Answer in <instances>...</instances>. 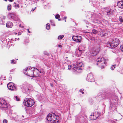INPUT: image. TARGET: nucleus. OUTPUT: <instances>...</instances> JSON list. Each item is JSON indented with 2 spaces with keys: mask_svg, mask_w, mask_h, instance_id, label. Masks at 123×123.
Instances as JSON below:
<instances>
[{
  "mask_svg": "<svg viewBox=\"0 0 123 123\" xmlns=\"http://www.w3.org/2000/svg\"><path fill=\"white\" fill-rule=\"evenodd\" d=\"M3 122L4 123H7V121L6 119H4Z\"/></svg>",
  "mask_w": 123,
  "mask_h": 123,
  "instance_id": "7c9ffc66",
  "label": "nucleus"
},
{
  "mask_svg": "<svg viewBox=\"0 0 123 123\" xmlns=\"http://www.w3.org/2000/svg\"><path fill=\"white\" fill-rule=\"evenodd\" d=\"M97 61L99 62L97 63V65L99 64V66L101 69L104 68L107 64V62L104 58L102 57H99L97 59Z\"/></svg>",
  "mask_w": 123,
  "mask_h": 123,
  "instance_id": "f257e3e1",
  "label": "nucleus"
},
{
  "mask_svg": "<svg viewBox=\"0 0 123 123\" xmlns=\"http://www.w3.org/2000/svg\"><path fill=\"white\" fill-rule=\"evenodd\" d=\"M120 48L121 51L123 52V45H122L120 46Z\"/></svg>",
  "mask_w": 123,
  "mask_h": 123,
  "instance_id": "c85d7f7f",
  "label": "nucleus"
},
{
  "mask_svg": "<svg viewBox=\"0 0 123 123\" xmlns=\"http://www.w3.org/2000/svg\"><path fill=\"white\" fill-rule=\"evenodd\" d=\"M91 118H92V117H93L92 118L93 119H92V120H95L97 118V117H95V116H94V115H93V116H92V115H91Z\"/></svg>",
  "mask_w": 123,
  "mask_h": 123,
  "instance_id": "b1692460",
  "label": "nucleus"
},
{
  "mask_svg": "<svg viewBox=\"0 0 123 123\" xmlns=\"http://www.w3.org/2000/svg\"><path fill=\"white\" fill-rule=\"evenodd\" d=\"M66 18H67V17H64V18L65 19H66Z\"/></svg>",
  "mask_w": 123,
  "mask_h": 123,
  "instance_id": "4c0bfd02",
  "label": "nucleus"
},
{
  "mask_svg": "<svg viewBox=\"0 0 123 123\" xmlns=\"http://www.w3.org/2000/svg\"><path fill=\"white\" fill-rule=\"evenodd\" d=\"M46 55H49V53H47V54H46Z\"/></svg>",
  "mask_w": 123,
  "mask_h": 123,
  "instance_id": "79ce46f5",
  "label": "nucleus"
},
{
  "mask_svg": "<svg viewBox=\"0 0 123 123\" xmlns=\"http://www.w3.org/2000/svg\"><path fill=\"white\" fill-rule=\"evenodd\" d=\"M50 28L49 24V23L47 24L46 25V28L47 30H49Z\"/></svg>",
  "mask_w": 123,
  "mask_h": 123,
  "instance_id": "f3484780",
  "label": "nucleus"
},
{
  "mask_svg": "<svg viewBox=\"0 0 123 123\" xmlns=\"http://www.w3.org/2000/svg\"><path fill=\"white\" fill-rule=\"evenodd\" d=\"M8 88L11 90H16V87L14 86V85L11 82L9 83L7 85Z\"/></svg>",
  "mask_w": 123,
  "mask_h": 123,
  "instance_id": "0eeeda50",
  "label": "nucleus"
},
{
  "mask_svg": "<svg viewBox=\"0 0 123 123\" xmlns=\"http://www.w3.org/2000/svg\"><path fill=\"white\" fill-rule=\"evenodd\" d=\"M81 66H80V65H78V66L79 67H74V70H75L77 71H78V70H79V69L80 67H81Z\"/></svg>",
  "mask_w": 123,
  "mask_h": 123,
  "instance_id": "dca6fc26",
  "label": "nucleus"
},
{
  "mask_svg": "<svg viewBox=\"0 0 123 123\" xmlns=\"http://www.w3.org/2000/svg\"><path fill=\"white\" fill-rule=\"evenodd\" d=\"M87 79L89 82H92L94 81V79L93 77V76L91 74H88Z\"/></svg>",
  "mask_w": 123,
  "mask_h": 123,
  "instance_id": "9d476101",
  "label": "nucleus"
},
{
  "mask_svg": "<svg viewBox=\"0 0 123 123\" xmlns=\"http://www.w3.org/2000/svg\"><path fill=\"white\" fill-rule=\"evenodd\" d=\"M119 20L121 23H122L123 22L122 17V16H119Z\"/></svg>",
  "mask_w": 123,
  "mask_h": 123,
  "instance_id": "412c9836",
  "label": "nucleus"
},
{
  "mask_svg": "<svg viewBox=\"0 0 123 123\" xmlns=\"http://www.w3.org/2000/svg\"><path fill=\"white\" fill-rule=\"evenodd\" d=\"M28 32L29 33H30L31 32L30 31H29V30L28 29Z\"/></svg>",
  "mask_w": 123,
  "mask_h": 123,
  "instance_id": "ea45409f",
  "label": "nucleus"
},
{
  "mask_svg": "<svg viewBox=\"0 0 123 123\" xmlns=\"http://www.w3.org/2000/svg\"><path fill=\"white\" fill-rule=\"evenodd\" d=\"M16 61L14 60H11V63L12 64H15L16 63Z\"/></svg>",
  "mask_w": 123,
  "mask_h": 123,
  "instance_id": "5701e85b",
  "label": "nucleus"
},
{
  "mask_svg": "<svg viewBox=\"0 0 123 123\" xmlns=\"http://www.w3.org/2000/svg\"><path fill=\"white\" fill-rule=\"evenodd\" d=\"M78 49V50H79V51H80H80L81 52V50H80V49Z\"/></svg>",
  "mask_w": 123,
  "mask_h": 123,
  "instance_id": "a19ab883",
  "label": "nucleus"
},
{
  "mask_svg": "<svg viewBox=\"0 0 123 123\" xmlns=\"http://www.w3.org/2000/svg\"><path fill=\"white\" fill-rule=\"evenodd\" d=\"M58 47H62V46H61V45H58Z\"/></svg>",
  "mask_w": 123,
  "mask_h": 123,
  "instance_id": "f704fd0d",
  "label": "nucleus"
},
{
  "mask_svg": "<svg viewBox=\"0 0 123 123\" xmlns=\"http://www.w3.org/2000/svg\"><path fill=\"white\" fill-rule=\"evenodd\" d=\"M55 17L56 19H58L60 17V16L59 14H56L55 16Z\"/></svg>",
  "mask_w": 123,
  "mask_h": 123,
  "instance_id": "a878e982",
  "label": "nucleus"
},
{
  "mask_svg": "<svg viewBox=\"0 0 123 123\" xmlns=\"http://www.w3.org/2000/svg\"><path fill=\"white\" fill-rule=\"evenodd\" d=\"M59 117L58 115H55L54 117L53 118L52 123H57L59 121Z\"/></svg>",
  "mask_w": 123,
  "mask_h": 123,
  "instance_id": "9b49d317",
  "label": "nucleus"
},
{
  "mask_svg": "<svg viewBox=\"0 0 123 123\" xmlns=\"http://www.w3.org/2000/svg\"><path fill=\"white\" fill-rule=\"evenodd\" d=\"M10 2H12L13 1V0H8Z\"/></svg>",
  "mask_w": 123,
  "mask_h": 123,
  "instance_id": "72a5a7b5",
  "label": "nucleus"
},
{
  "mask_svg": "<svg viewBox=\"0 0 123 123\" xmlns=\"http://www.w3.org/2000/svg\"><path fill=\"white\" fill-rule=\"evenodd\" d=\"M64 37V35H62L59 36L58 37V39H62Z\"/></svg>",
  "mask_w": 123,
  "mask_h": 123,
  "instance_id": "a211bd4d",
  "label": "nucleus"
},
{
  "mask_svg": "<svg viewBox=\"0 0 123 123\" xmlns=\"http://www.w3.org/2000/svg\"><path fill=\"white\" fill-rule=\"evenodd\" d=\"M29 39L28 38L26 39L24 41V43L25 45H27V44L29 43Z\"/></svg>",
  "mask_w": 123,
  "mask_h": 123,
  "instance_id": "2eb2a0df",
  "label": "nucleus"
},
{
  "mask_svg": "<svg viewBox=\"0 0 123 123\" xmlns=\"http://www.w3.org/2000/svg\"><path fill=\"white\" fill-rule=\"evenodd\" d=\"M121 73L123 74V69L121 71Z\"/></svg>",
  "mask_w": 123,
  "mask_h": 123,
  "instance_id": "c9c22d12",
  "label": "nucleus"
},
{
  "mask_svg": "<svg viewBox=\"0 0 123 123\" xmlns=\"http://www.w3.org/2000/svg\"><path fill=\"white\" fill-rule=\"evenodd\" d=\"M61 20V18H59L58 19V20L60 21Z\"/></svg>",
  "mask_w": 123,
  "mask_h": 123,
  "instance_id": "58836bf2",
  "label": "nucleus"
},
{
  "mask_svg": "<svg viewBox=\"0 0 123 123\" xmlns=\"http://www.w3.org/2000/svg\"><path fill=\"white\" fill-rule=\"evenodd\" d=\"M36 70L34 71L33 76V77H37L42 75L44 74V72L43 70L40 71L37 69Z\"/></svg>",
  "mask_w": 123,
  "mask_h": 123,
  "instance_id": "20e7f679",
  "label": "nucleus"
},
{
  "mask_svg": "<svg viewBox=\"0 0 123 123\" xmlns=\"http://www.w3.org/2000/svg\"><path fill=\"white\" fill-rule=\"evenodd\" d=\"M117 6L120 8H123V0L118 1L117 2Z\"/></svg>",
  "mask_w": 123,
  "mask_h": 123,
  "instance_id": "f8f14e48",
  "label": "nucleus"
},
{
  "mask_svg": "<svg viewBox=\"0 0 123 123\" xmlns=\"http://www.w3.org/2000/svg\"><path fill=\"white\" fill-rule=\"evenodd\" d=\"M90 54L92 56H95L97 53L95 50L92 49L90 51Z\"/></svg>",
  "mask_w": 123,
  "mask_h": 123,
  "instance_id": "4468645a",
  "label": "nucleus"
},
{
  "mask_svg": "<svg viewBox=\"0 0 123 123\" xmlns=\"http://www.w3.org/2000/svg\"><path fill=\"white\" fill-rule=\"evenodd\" d=\"M19 26H20V27L21 26V24L20 25H19Z\"/></svg>",
  "mask_w": 123,
  "mask_h": 123,
  "instance_id": "c03bdc74",
  "label": "nucleus"
},
{
  "mask_svg": "<svg viewBox=\"0 0 123 123\" xmlns=\"http://www.w3.org/2000/svg\"><path fill=\"white\" fill-rule=\"evenodd\" d=\"M32 68L31 67H28V68H27V69H25V71H27V70H31V69H32Z\"/></svg>",
  "mask_w": 123,
  "mask_h": 123,
  "instance_id": "bb28decb",
  "label": "nucleus"
},
{
  "mask_svg": "<svg viewBox=\"0 0 123 123\" xmlns=\"http://www.w3.org/2000/svg\"><path fill=\"white\" fill-rule=\"evenodd\" d=\"M35 9V8H34V9H32V10H33V11Z\"/></svg>",
  "mask_w": 123,
  "mask_h": 123,
  "instance_id": "37998d69",
  "label": "nucleus"
},
{
  "mask_svg": "<svg viewBox=\"0 0 123 123\" xmlns=\"http://www.w3.org/2000/svg\"><path fill=\"white\" fill-rule=\"evenodd\" d=\"M68 68L70 69L71 68H70V66H69L68 65Z\"/></svg>",
  "mask_w": 123,
  "mask_h": 123,
  "instance_id": "e433bc0d",
  "label": "nucleus"
},
{
  "mask_svg": "<svg viewBox=\"0 0 123 123\" xmlns=\"http://www.w3.org/2000/svg\"><path fill=\"white\" fill-rule=\"evenodd\" d=\"M26 73V75H27L31 77H33V76L34 71L32 70H27V71L25 72V73Z\"/></svg>",
  "mask_w": 123,
  "mask_h": 123,
  "instance_id": "1a4fd4ad",
  "label": "nucleus"
},
{
  "mask_svg": "<svg viewBox=\"0 0 123 123\" xmlns=\"http://www.w3.org/2000/svg\"><path fill=\"white\" fill-rule=\"evenodd\" d=\"M24 103L26 106L31 107L34 105L35 102L33 99L26 98L24 99Z\"/></svg>",
  "mask_w": 123,
  "mask_h": 123,
  "instance_id": "7ed1b4c3",
  "label": "nucleus"
},
{
  "mask_svg": "<svg viewBox=\"0 0 123 123\" xmlns=\"http://www.w3.org/2000/svg\"><path fill=\"white\" fill-rule=\"evenodd\" d=\"M65 22H66V20H65Z\"/></svg>",
  "mask_w": 123,
  "mask_h": 123,
  "instance_id": "de8ad7c7",
  "label": "nucleus"
},
{
  "mask_svg": "<svg viewBox=\"0 0 123 123\" xmlns=\"http://www.w3.org/2000/svg\"><path fill=\"white\" fill-rule=\"evenodd\" d=\"M11 6L10 4L8 5L7 6V9L8 11L11 10Z\"/></svg>",
  "mask_w": 123,
  "mask_h": 123,
  "instance_id": "aec40b11",
  "label": "nucleus"
},
{
  "mask_svg": "<svg viewBox=\"0 0 123 123\" xmlns=\"http://www.w3.org/2000/svg\"><path fill=\"white\" fill-rule=\"evenodd\" d=\"M55 115V114L54 113L49 114L47 117V119L48 121L51 122Z\"/></svg>",
  "mask_w": 123,
  "mask_h": 123,
  "instance_id": "6e6552de",
  "label": "nucleus"
},
{
  "mask_svg": "<svg viewBox=\"0 0 123 123\" xmlns=\"http://www.w3.org/2000/svg\"><path fill=\"white\" fill-rule=\"evenodd\" d=\"M17 34V33H15V35H16V34Z\"/></svg>",
  "mask_w": 123,
  "mask_h": 123,
  "instance_id": "49530a36",
  "label": "nucleus"
},
{
  "mask_svg": "<svg viewBox=\"0 0 123 123\" xmlns=\"http://www.w3.org/2000/svg\"><path fill=\"white\" fill-rule=\"evenodd\" d=\"M13 5L15 7H18V8L19 7V5L18 4H16V3L15 2H14L13 4Z\"/></svg>",
  "mask_w": 123,
  "mask_h": 123,
  "instance_id": "4be33fe9",
  "label": "nucleus"
},
{
  "mask_svg": "<svg viewBox=\"0 0 123 123\" xmlns=\"http://www.w3.org/2000/svg\"><path fill=\"white\" fill-rule=\"evenodd\" d=\"M8 106V104L5 100L3 99H0V108H6Z\"/></svg>",
  "mask_w": 123,
  "mask_h": 123,
  "instance_id": "39448f33",
  "label": "nucleus"
},
{
  "mask_svg": "<svg viewBox=\"0 0 123 123\" xmlns=\"http://www.w3.org/2000/svg\"><path fill=\"white\" fill-rule=\"evenodd\" d=\"M115 67V65H113L111 66V68L112 70H113Z\"/></svg>",
  "mask_w": 123,
  "mask_h": 123,
  "instance_id": "393cba45",
  "label": "nucleus"
},
{
  "mask_svg": "<svg viewBox=\"0 0 123 123\" xmlns=\"http://www.w3.org/2000/svg\"><path fill=\"white\" fill-rule=\"evenodd\" d=\"M4 0L5 1H7V0Z\"/></svg>",
  "mask_w": 123,
  "mask_h": 123,
  "instance_id": "a18cd8bd",
  "label": "nucleus"
},
{
  "mask_svg": "<svg viewBox=\"0 0 123 123\" xmlns=\"http://www.w3.org/2000/svg\"><path fill=\"white\" fill-rule=\"evenodd\" d=\"M15 98L16 99V100L17 101H19L20 99H19L18 98V96H16L15 97Z\"/></svg>",
  "mask_w": 123,
  "mask_h": 123,
  "instance_id": "c756f323",
  "label": "nucleus"
},
{
  "mask_svg": "<svg viewBox=\"0 0 123 123\" xmlns=\"http://www.w3.org/2000/svg\"><path fill=\"white\" fill-rule=\"evenodd\" d=\"M92 33L95 34H96L98 33V31L95 29H93L92 30Z\"/></svg>",
  "mask_w": 123,
  "mask_h": 123,
  "instance_id": "6ab92c4d",
  "label": "nucleus"
},
{
  "mask_svg": "<svg viewBox=\"0 0 123 123\" xmlns=\"http://www.w3.org/2000/svg\"><path fill=\"white\" fill-rule=\"evenodd\" d=\"M72 38L74 41L78 43H80L82 39V37L80 36H73Z\"/></svg>",
  "mask_w": 123,
  "mask_h": 123,
  "instance_id": "423d86ee",
  "label": "nucleus"
},
{
  "mask_svg": "<svg viewBox=\"0 0 123 123\" xmlns=\"http://www.w3.org/2000/svg\"><path fill=\"white\" fill-rule=\"evenodd\" d=\"M104 1H105V0H104Z\"/></svg>",
  "mask_w": 123,
  "mask_h": 123,
  "instance_id": "09e8293b",
  "label": "nucleus"
},
{
  "mask_svg": "<svg viewBox=\"0 0 123 123\" xmlns=\"http://www.w3.org/2000/svg\"><path fill=\"white\" fill-rule=\"evenodd\" d=\"M84 90V89H83V90L82 89H81L79 90V92H81L82 93V94H83L84 93V92L83 91Z\"/></svg>",
  "mask_w": 123,
  "mask_h": 123,
  "instance_id": "cd10ccee",
  "label": "nucleus"
},
{
  "mask_svg": "<svg viewBox=\"0 0 123 123\" xmlns=\"http://www.w3.org/2000/svg\"><path fill=\"white\" fill-rule=\"evenodd\" d=\"M111 10H110L108 12H107V14L108 15H109L111 14Z\"/></svg>",
  "mask_w": 123,
  "mask_h": 123,
  "instance_id": "2f4dec72",
  "label": "nucleus"
},
{
  "mask_svg": "<svg viewBox=\"0 0 123 123\" xmlns=\"http://www.w3.org/2000/svg\"><path fill=\"white\" fill-rule=\"evenodd\" d=\"M119 41L118 39L115 38L112 39L110 42L108 44L111 48H114L118 45L119 44Z\"/></svg>",
  "mask_w": 123,
  "mask_h": 123,
  "instance_id": "f03ea898",
  "label": "nucleus"
},
{
  "mask_svg": "<svg viewBox=\"0 0 123 123\" xmlns=\"http://www.w3.org/2000/svg\"><path fill=\"white\" fill-rule=\"evenodd\" d=\"M13 26V24L10 22H7L6 24V27L8 28H12Z\"/></svg>",
  "mask_w": 123,
  "mask_h": 123,
  "instance_id": "ddd939ff",
  "label": "nucleus"
},
{
  "mask_svg": "<svg viewBox=\"0 0 123 123\" xmlns=\"http://www.w3.org/2000/svg\"><path fill=\"white\" fill-rule=\"evenodd\" d=\"M113 11L112 10H111V14H112L113 13Z\"/></svg>",
  "mask_w": 123,
  "mask_h": 123,
  "instance_id": "473e14b6",
  "label": "nucleus"
}]
</instances>
